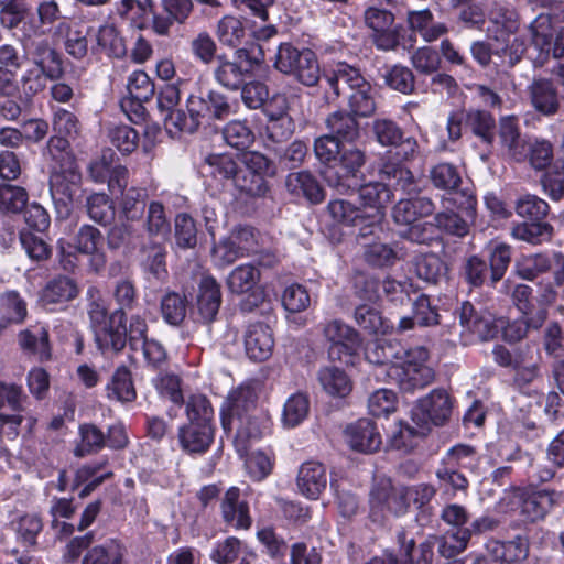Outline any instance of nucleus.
Listing matches in <instances>:
<instances>
[{
    "label": "nucleus",
    "instance_id": "obj_44",
    "mask_svg": "<svg viewBox=\"0 0 564 564\" xmlns=\"http://www.w3.org/2000/svg\"><path fill=\"white\" fill-rule=\"evenodd\" d=\"M511 235L518 240L539 245L551 239L553 227L543 221L520 223L512 227Z\"/></svg>",
    "mask_w": 564,
    "mask_h": 564
},
{
    "label": "nucleus",
    "instance_id": "obj_46",
    "mask_svg": "<svg viewBox=\"0 0 564 564\" xmlns=\"http://www.w3.org/2000/svg\"><path fill=\"white\" fill-rule=\"evenodd\" d=\"M80 442L74 449V455L84 457L99 452L106 445V436L95 424H82L79 426Z\"/></svg>",
    "mask_w": 564,
    "mask_h": 564
},
{
    "label": "nucleus",
    "instance_id": "obj_21",
    "mask_svg": "<svg viewBox=\"0 0 564 564\" xmlns=\"http://www.w3.org/2000/svg\"><path fill=\"white\" fill-rule=\"evenodd\" d=\"M532 107L541 115L550 117L558 112L561 100L557 88L551 79H533L528 87Z\"/></svg>",
    "mask_w": 564,
    "mask_h": 564
},
{
    "label": "nucleus",
    "instance_id": "obj_18",
    "mask_svg": "<svg viewBox=\"0 0 564 564\" xmlns=\"http://www.w3.org/2000/svg\"><path fill=\"white\" fill-rule=\"evenodd\" d=\"M82 174L77 167L70 165L66 169L52 172L50 176V192L56 208H63L66 214L79 188Z\"/></svg>",
    "mask_w": 564,
    "mask_h": 564
},
{
    "label": "nucleus",
    "instance_id": "obj_15",
    "mask_svg": "<svg viewBox=\"0 0 564 564\" xmlns=\"http://www.w3.org/2000/svg\"><path fill=\"white\" fill-rule=\"evenodd\" d=\"M358 198L370 227L382 221L386 207L393 198L392 189L382 182H369L358 188Z\"/></svg>",
    "mask_w": 564,
    "mask_h": 564
},
{
    "label": "nucleus",
    "instance_id": "obj_7",
    "mask_svg": "<svg viewBox=\"0 0 564 564\" xmlns=\"http://www.w3.org/2000/svg\"><path fill=\"white\" fill-rule=\"evenodd\" d=\"M40 26L30 22L29 28L24 24L23 46L29 48L31 61L36 70L44 74L48 80L62 79L65 74L63 56L47 40L33 41L29 47L25 43L26 39L32 35H41Z\"/></svg>",
    "mask_w": 564,
    "mask_h": 564
},
{
    "label": "nucleus",
    "instance_id": "obj_42",
    "mask_svg": "<svg viewBox=\"0 0 564 564\" xmlns=\"http://www.w3.org/2000/svg\"><path fill=\"white\" fill-rule=\"evenodd\" d=\"M216 36L223 45L235 48L246 36L245 24L237 17L225 15L217 23Z\"/></svg>",
    "mask_w": 564,
    "mask_h": 564
},
{
    "label": "nucleus",
    "instance_id": "obj_37",
    "mask_svg": "<svg viewBox=\"0 0 564 564\" xmlns=\"http://www.w3.org/2000/svg\"><path fill=\"white\" fill-rule=\"evenodd\" d=\"M261 279L260 271L252 264L236 267L227 278L228 290L234 294H245L258 286Z\"/></svg>",
    "mask_w": 564,
    "mask_h": 564
},
{
    "label": "nucleus",
    "instance_id": "obj_22",
    "mask_svg": "<svg viewBox=\"0 0 564 564\" xmlns=\"http://www.w3.org/2000/svg\"><path fill=\"white\" fill-rule=\"evenodd\" d=\"M221 517L226 524L235 529H249L251 517L248 502L241 499L238 487H230L220 503Z\"/></svg>",
    "mask_w": 564,
    "mask_h": 564
},
{
    "label": "nucleus",
    "instance_id": "obj_45",
    "mask_svg": "<svg viewBox=\"0 0 564 564\" xmlns=\"http://www.w3.org/2000/svg\"><path fill=\"white\" fill-rule=\"evenodd\" d=\"M143 259L142 265L155 280L162 281L167 275L166 270V250L159 243H149L141 250Z\"/></svg>",
    "mask_w": 564,
    "mask_h": 564
},
{
    "label": "nucleus",
    "instance_id": "obj_11",
    "mask_svg": "<svg viewBox=\"0 0 564 564\" xmlns=\"http://www.w3.org/2000/svg\"><path fill=\"white\" fill-rule=\"evenodd\" d=\"M323 334L330 343L328 354L334 360L349 362L361 346L358 332L340 319L327 322L323 326Z\"/></svg>",
    "mask_w": 564,
    "mask_h": 564
},
{
    "label": "nucleus",
    "instance_id": "obj_51",
    "mask_svg": "<svg viewBox=\"0 0 564 564\" xmlns=\"http://www.w3.org/2000/svg\"><path fill=\"white\" fill-rule=\"evenodd\" d=\"M107 390L109 398L116 399L120 402H131L137 397L131 373L124 366L117 368Z\"/></svg>",
    "mask_w": 564,
    "mask_h": 564
},
{
    "label": "nucleus",
    "instance_id": "obj_27",
    "mask_svg": "<svg viewBox=\"0 0 564 564\" xmlns=\"http://www.w3.org/2000/svg\"><path fill=\"white\" fill-rule=\"evenodd\" d=\"M547 318L546 308H539L534 315H522L520 318L502 324V338L509 344H516L527 338L531 330L540 329Z\"/></svg>",
    "mask_w": 564,
    "mask_h": 564
},
{
    "label": "nucleus",
    "instance_id": "obj_58",
    "mask_svg": "<svg viewBox=\"0 0 564 564\" xmlns=\"http://www.w3.org/2000/svg\"><path fill=\"white\" fill-rule=\"evenodd\" d=\"M232 185L250 197H262L269 191L264 176L241 166Z\"/></svg>",
    "mask_w": 564,
    "mask_h": 564
},
{
    "label": "nucleus",
    "instance_id": "obj_34",
    "mask_svg": "<svg viewBox=\"0 0 564 564\" xmlns=\"http://www.w3.org/2000/svg\"><path fill=\"white\" fill-rule=\"evenodd\" d=\"M325 78L335 97L348 96L352 89L366 80L357 68L345 63H339Z\"/></svg>",
    "mask_w": 564,
    "mask_h": 564
},
{
    "label": "nucleus",
    "instance_id": "obj_2",
    "mask_svg": "<svg viewBox=\"0 0 564 564\" xmlns=\"http://www.w3.org/2000/svg\"><path fill=\"white\" fill-rule=\"evenodd\" d=\"M187 113H176L172 119L177 126V132L193 133L203 121L221 120L230 115L228 98L215 90L205 95H191L186 100Z\"/></svg>",
    "mask_w": 564,
    "mask_h": 564
},
{
    "label": "nucleus",
    "instance_id": "obj_29",
    "mask_svg": "<svg viewBox=\"0 0 564 564\" xmlns=\"http://www.w3.org/2000/svg\"><path fill=\"white\" fill-rule=\"evenodd\" d=\"M285 186L294 196H303L313 204L324 199V192L317 180L308 171L292 172L286 176Z\"/></svg>",
    "mask_w": 564,
    "mask_h": 564
},
{
    "label": "nucleus",
    "instance_id": "obj_59",
    "mask_svg": "<svg viewBox=\"0 0 564 564\" xmlns=\"http://www.w3.org/2000/svg\"><path fill=\"white\" fill-rule=\"evenodd\" d=\"M20 347L30 354L37 355L41 359L50 357L48 333L41 327L36 332L24 329L19 334Z\"/></svg>",
    "mask_w": 564,
    "mask_h": 564
},
{
    "label": "nucleus",
    "instance_id": "obj_33",
    "mask_svg": "<svg viewBox=\"0 0 564 564\" xmlns=\"http://www.w3.org/2000/svg\"><path fill=\"white\" fill-rule=\"evenodd\" d=\"M325 123L329 134L341 143H352L360 137V127L352 113L344 110L335 111L326 118Z\"/></svg>",
    "mask_w": 564,
    "mask_h": 564
},
{
    "label": "nucleus",
    "instance_id": "obj_55",
    "mask_svg": "<svg viewBox=\"0 0 564 564\" xmlns=\"http://www.w3.org/2000/svg\"><path fill=\"white\" fill-rule=\"evenodd\" d=\"M467 127L475 135L480 138L485 143L491 144L495 137L496 121L494 116L485 110L470 109L466 112Z\"/></svg>",
    "mask_w": 564,
    "mask_h": 564
},
{
    "label": "nucleus",
    "instance_id": "obj_8",
    "mask_svg": "<svg viewBox=\"0 0 564 564\" xmlns=\"http://www.w3.org/2000/svg\"><path fill=\"white\" fill-rule=\"evenodd\" d=\"M366 154L356 147H341L339 152V164L326 166L323 171V178L326 184L340 194H346L355 188L354 177L364 166Z\"/></svg>",
    "mask_w": 564,
    "mask_h": 564
},
{
    "label": "nucleus",
    "instance_id": "obj_26",
    "mask_svg": "<svg viewBox=\"0 0 564 564\" xmlns=\"http://www.w3.org/2000/svg\"><path fill=\"white\" fill-rule=\"evenodd\" d=\"M434 210L435 205L427 197L400 199L392 209V217L395 224L409 227L420 218L432 215Z\"/></svg>",
    "mask_w": 564,
    "mask_h": 564
},
{
    "label": "nucleus",
    "instance_id": "obj_53",
    "mask_svg": "<svg viewBox=\"0 0 564 564\" xmlns=\"http://www.w3.org/2000/svg\"><path fill=\"white\" fill-rule=\"evenodd\" d=\"M348 106L352 115L370 117L376 110V102L372 96L370 84L365 80L357 88L348 94Z\"/></svg>",
    "mask_w": 564,
    "mask_h": 564
},
{
    "label": "nucleus",
    "instance_id": "obj_17",
    "mask_svg": "<svg viewBox=\"0 0 564 564\" xmlns=\"http://www.w3.org/2000/svg\"><path fill=\"white\" fill-rule=\"evenodd\" d=\"M499 144L502 155L516 162H523L528 158L529 142L521 133L517 117H502L498 128Z\"/></svg>",
    "mask_w": 564,
    "mask_h": 564
},
{
    "label": "nucleus",
    "instance_id": "obj_47",
    "mask_svg": "<svg viewBox=\"0 0 564 564\" xmlns=\"http://www.w3.org/2000/svg\"><path fill=\"white\" fill-rule=\"evenodd\" d=\"M310 411V401L304 393H294L288 398L282 412V423L292 429L301 424Z\"/></svg>",
    "mask_w": 564,
    "mask_h": 564
},
{
    "label": "nucleus",
    "instance_id": "obj_1",
    "mask_svg": "<svg viewBox=\"0 0 564 564\" xmlns=\"http://www.w3.org/2000/svg\"><path fill=\"white\" fill-rule=\"evenodd\" d=\"M87 313L98 349L102 352L122 350L127 343L124 311L109 314L104 301L97 297L88 304Z\"/></svg>",
    "mask_w": 564,
    "mask_h": 564
},
{
    "label": "nucleus",
    "instance_id": "obj_31",
    "mask_svg": "<svg viewBox=\"0 0 564 564\" xmlns=\"http://www.w3.org/2000/svg\"><path fill=\"white\" fill-rule=\"evenodd\" d=\"M78 294L76 283L67 276L58 275L50 280L40 293L43 306L62 304L72 301Z\"/></svg>",
    "mask_w": 564,
    "mask_h": 564
},
{
    "label": "nucleus",
    "instance_id": "obj_52",
    "mask_svg": "<svg viewBox=\"0 0 564 564\" xmlns=\"http://www.w3.org/2000/svg\"><path fill=\"white\" fill-rule=\"evenodd\" d=\"M318 380L323 389L332 395L345 397L351 390L350 380L347 375L336 367L321 369Z\"/></svg>",
    "mask_w": 564,
    "mask_h": 564
},
{
    "label": "nucleus",
    "instance_id": "obj_23",
    "mask_svg": "<svg viewBox=\"0 0 564 564\" xmlns=\"http://www.w3.org/2000/svg\"><path fill=\"white\" fill-rule=\"evenodd\" d=\"M273 347L274 339L269 326L262 323L248 326L245 333V350L251 360H267L271 356Z\"/></svg>",
    "mask_w": 564,
    "mask_h": 564
},
{
    "label": "nucleus",
    "instance_id": "obj_24",
    "mask_svg": "<svg viewBox=\"0 0 564 564\" xmlns=\"http://www.w3.org/2000/svg\"><path fill=\"white\" fill-rule=\"evenodd\" d=\"M346 435L350 447L362 453L376 452L381 445V435L376 424L368 419L350 424Z\"/></svg>",
    "mask_w": 564,
    "mask_h": 564
},
{
    "label": "nucleus",
    "instance_id": "obj_30",
    "mask_svg": "<svg viewBox=\"0 0 564 564\" xmlns=\"http://www.w3.org/2000/svg\"><path fill=\"white\" fill-rule=\"evenodd\" d=\"M404 354V349L398 341L387 339H377L370 343L365 351L366 359L370 364L386 368V375L389 366L399 365L398 360H401Z\"/></svg>",
    "mask_w": 564,
    "mask_h": 564
},
{
    "label": "nucleus",
    "instance_id": "obj_40",
    "mask_svg": "<svg viewBox=\"0 0 564 564\" xmlns=\"http://www.w3.org/2000/svg\"><path fill=\"white\" fill-rule=\"evenodd\" d=\"M124 549L115 540L89 549L82 564H123Z\"/></svg>",
    "mask_w": 564,
    "mask_h": 564
},
{
    "label": "nucleus",
    "instance_id": "obj_20",
    "mask_svg": "<svg viewBox=\"0 0 564 564\" xmlns=\"http://www.w3.org/2000/svg\"><path fill=\"white\" fill-rule=\"evenodd\" d=\"M296 487L300 494L307 499H318L327 487L326 467L315 460L303 463L299 468Z\"/></svg>",
    "mask_w": 564,
    "mask_h": 564
},
{
    "label": "nucleus",
    "instance_id": "obj_63",
    "mask_svg": "<svg viewBox=\"0 0 564 564\" xmlns=\"http://www.w3.org/2000/svg\"><path fill=\"white\" fill-rule=\"evenodd\" d=\"M52 124L55 133L70 138L72 141L76 140L82 132L77 116L61 107L53 110Z\"/></svg>",
    "mask_w": 564,
    "mask_h": 564
},
{
    "label": "nucleus",
    "instance_id": "obj_56",
    "mask_svg": "<svg viewBox=\"0 0 564 564\" xmlns=\"http://www.w3.org/2000/svg\"><path fill=\"white\" fill-rule=\"evenodd\" d=\"M295 124L291 117L268 121L264 132V142L268 149H276L291 139Z\"/></svg>",
    "mask_w": 564,
    "mask_h": 564
},
{
    "label": "nucleus",
    "instance_id": "obj_57",
    "mask_svg": "<svg viewBox=\"0 0 564 564\" xmlns=\"http://www.w3.org/2000/svg\"><path fill=\"white\" fill-rule=\"evenodd\" d=\"M415 272L421 280L436 284L445 276L446 265L438 256L427 253L417 257Z\"/></svg>",
    "mask_w": 564,
    "mask_h": 564
},
{
    "label": "nucleus",
    "instance_id": "obj_39",
    "mask_svg": "<svg viewBox=\"0 0 564 564\" xmlns=\"http://www.w3.org/2000/svg\"><path fill=\"white\" fill-rule=\"evenodd\" d=\"M181 91L176 84H165L158 94V108L164 115L166 128L177 131V126L172 119L176 113H186L183 109L176 108L180 104Z\"/></svg>",
    "mask_w": 564,
    "mask_h": 564
},
{
    "label": "nucleus",
    "instance_id": "obj_25",
    "mask_svg": "<svg viewBox=\"0 0 564 564\" xmlns=\"http://www.w3.org/2000/svg\"><path fill=\"white\" fill-rule=\"evenodd\" d=\"M178 438L184 451L197 454L204 453L209 448L214 438L213 424L189 422L180 429Z\"/></svg>",
    "mask_w": 564,
    "mask_h": 564
},
{
    "label": "nucleus",
    "instance_id": "obj_4",
    "mask_svg": "<svg viewBox=\"0 0 564 564\" xmlns=\"http://www.w3.org/2000/svg\"><path fill=\"white\" fill-rule=\"evenodd\" d=\"M429 352L416 347L406 352L403 364L389 366L387 378L404 392H414L431 384L435 379L434 370L425 365Z\"/></svg>",
    "mask_w": 564,
    "mask_h": 564
},
{
    "label": "nucleus",
    "instance_id": "obj_14",
    "mask_svg": "<svg viewBox=\"0 0 564 564\" xmlns=\"http://www.w3.org/2000/svg\"><path fill=\"white\" fill-rule=\"evenodd\" d=\"M406 24L413 35H410L406 41L402 42L404 48L414 46L416 34H419L424 42L433 43L448 32L446 23L435 21L430 9L408 11Z\"/></svg>",
    "mask_w": 564,
    "mask_h": 564
},
{
    "label": "nucleus",
    "instance_id": "obj_60",
    "mask_svg": "<svg viewBox=\"0 0 564 564\" xmlns=\"http://www.w3.org/2000/svg\"><path fill=\"white\" fill-rule=\"evenodd\" d=\"M410 63L417 74L430 76L440 69L442 59L433 47L421 46L411 53Z\"/></svg>",
    "mask_w": 564,
    "mask_h": 564
},
{
    "label": "nucleus",
    "instance_id": "obj_13",
    "mask_svg": "<svg viewBox=\"0 0 564 564\" xmlns=\"http://www.w3.org/2000/svg\"><path fill=\"white\" fill-rule=\"evenodd\" d=\"M397 540L400 546V555L392 552H384L379 556H375L365 564H432L433 561V544L430 541L419 545V557H412V552L415 547V541L409 536L405 530H401L397 534Z\"/></svg>",
    "mask_w": 564,
    "mask_h": 564
},
{
    "label": "nucleus",
    "instance_id": "obj_50",
    "mask_svg": "<svg viewBox=\"0 0 564 564\" xmlns=\"http://www.w3.org/2000/svg\"><path fill=\"white\" fill-rule=\"evenodd\" d=\"M210 175L220 182H231L239 172L240 165L230 154H210L205 159Z\"/></svg>",
    "mask_w": 564,
    "mask_h": 564
},
{
    "label": "nucleus",
    "instance_id": "obj_6",
    "mask_svg": "<svg viewBox=\"0 0 564 564\" xmlns=\"http://www.w3.org/2000/svg\"><path fill=\"white\" fill-rule=\"evenodd\" d=\"M429 177L434 187L449 192L451 197L445 200H451L467 218L474 219L477 205L476 197L467 189L456 192L462 183V177L454 164L443 162L434 165L430 170Z\"/></svg>",
    "mask_w": 564,
    "mask_h": 564
},
{
    "label": "nucleus",
    "instance_id": "obj_19",
    "mask_svg": "<svg viewBox=\"0 0 564 564\" xmlns=\"http://www.w3.org/2000/svg\"><path fill=\"white\" fill-rule=\"evenodd\" d=\"M256 404V394L250 387L241 386L228 394L223 413L221 423L226 431H231L236 420L250 415Z\"/></svg>",
    "mask_w": 564,
    "mask_h": 564
},
{
    "label": "nucleus",
    "instance_id": "obj_3",
    "mask_svg": "<svg viewBox=\"0 0 564 564\" xmlns=\"http://www.w3.org/2000/svg\"><path fill=\"white\" fill-rule=\"evenodd\" d=\"M274 67L307 87L315 86L321 78L316 54L310 48L299 50L291 43L279 45Z\"/></svg>",
    "mask_w": 564,
    "mask_h": 564
},
{
    "label": "nucleus",
    "instance_id": "obj_12",
    "mask_svg": "<svg viewBox=\"0 0 564 564\" xmlns=\"http://www.w3.org/2000/svg\"><path fill=\"white\" fill-rule=\"evenodd\" d=\"M223 303L219 282L212 275H203L197 284L193 313L198 322L209 325L216 321Z\"/></svg>",
    "mask_w": 564,
    "mask_h": 564
},
{
    "label": "nucleus",
    "instance_id": "obj_32",
    "mask_svg": "<svg viewBox=\"0 0 564 564\" xmlns=\"http://www.w3.org/2000/svg\"><path fill=\"white\" fill-rule=\"evenodd\" d=\"M527 33L531 45L536 48L544 58H549L551 44L554 36L552 18L550 14L540 13L527 25Z\"/></svg>",
    "mask_w": 564,
    "mask_h": 564
},
{
    "label": "nucleus",
    "instance_id": "obj_16",
    "mask_svg": "<svg viewBox=\"0 0 564 564\" xmlns=\"http://www.w3.org/2000/svg\"><path fill=\"white\" fill-rule=\"evenodd\" d=\"M138 3L143 11L149 9L152 12V29L159 35H167L174 22L183 23L193 8L191 0H163V12L154 11L152 0Z\"/></svg>",
    "mask_w": 564,
    "mask_h": 564
},
{
    "label": "nucleus",
    "instance_id": "obj_10",
    "mask_svg": "<svg viewBox=\"0 0 564 564\" xmlns=\"http://www.w3.org/2000/svg\"><path fill=\"white\" fill-rule=\"evenodd\" d=\"M553 503V495L544 490L532 494L514 490L501 499V506L507 507L506 511L518 512L524 521L529 522L543 519Z\"/></svg>",
    "mask_w": 564,
    "mask_h": 564
},
{
    "label": "nucleus",
    "instance_id": "obj_61",
    "mask_svg": "<svg viewBox=\"0 0 564 564\" xmlns=\"http://www.w3.org/2000/svg\"><path fill=\"white\" fill-rule=\"evenodd\" d=\"M554 267V259L543 253L523 256L517 262L518 274L525 280H533L538 275Z\"/></svg>",
    "mask_w": 564,
    "mask_h": 564
},
{
    "label": "nucleus",
    "instance_id": "obj_28",
    "mask_svg": "<svg viewBox=\"0 0 564 564\" xmlns=\"http://www.w3.org/2000/svg\"><path fill=\"white\" fill-rule=\"evenodd\" d=\"M380 182L388 185L389 188L401 189L411 193L414 177L412 172L400 161H394L391 156L383 160L379 167Z\"/></svg>",
    "mask_w": 564,
    "mask_h": 564
},
{
    "label": "nucleus",
    "instance_id": "obj_38",
    "mask_svg": "<svg viewBox=\"0 0 564 564\" xmlns=\"http://www.w3.org/2000/svg\"><path fill=\"white\" fill-rule=\"evenodd\" d=\"M217 66L214 69V77L223 87L237 90L245 82V70L237 61H229L225 55L216 58Z\"/></svg>",
    "mask_w": 564,
    "mask_h": 564
},
{
    "label": "nucleus",
    "instance_id": "obj_64",
    "mask_svg": "<svg viewBox=\"0 0 564 564\" xmlns=\"http://www.w3.org/2000/svg\"><path fill=\"white\" fill-rule=\"evenodd\" d=\"M383 78L387 86L401 94L409 95L415 90L414 74L406 66L394 65L390 67Z\"/></svg>",
    "mask_w": 564,
    "mask_h": 564
},
{
    "label": "nucleus",
    "instance_id": "obj_48",
    "mask_svg": "<svg viewBox=\"0 0 564 564\" xmlns=\"http://www.w3.org/2000/svg\"><path fill=\"white\" fill-rule=\"evenodd\" d=\"M107 137L121 154L132 153L139 143V133L128 124H111L107 129Z\"/></svg>",
    "mask_w": 564,
    "mask_h": 564
},
{
    "label": "nucleus",
    "instance_id": "obj_62",
    "mask_svg": "<svg viewBox=\"0 0 564 564\" xmlns=\"http://www.w3.org/2000/svg\"><path fill=\"white\" fill-rule=\"evenodd\" d=\"M482 315L478 314L469 302H464L458 311V330L463 345L475 341V330Z\"/></svg>",
    "mask_w": 564,
    "mask_h": 564
},
{
    "label": "nucleus",
    "instance_id": "obj_9",
    "mask_svg": "<svg viewBox=\"0 0 564 564\" xmlns=\"http://www.w3.org/2000/svg\"><path fill=\"white\" fill-rule=\"evenodd\" d=\"M453 402L444 389H434L420 399L412 409V420L420 429L429 430L430 425L445 424L452 414Z\"/></svg>",
    "mask_w": 564,
    "mask_h": 564
},
{
    "label": "nucleus",
    "instance_id": "obj_41",
    "mask_svg": "<svg viewBox=\"0 0 564 564\" xmlns=\"http://www.w3.org/2000/svg\"><path fill=\"white\" fill-rule=\"evenodd\" d=\"M354 319L358 327L369 335L386 334L390 329L389 323L381 316V313L366 304L356 307Z\"/></svg>",
    "mask_w": 564,
    "mask_h": 564
},
{
    "label": "nucleus",
    "instance_id": "obj_54",
    "mask_svg": "<svg viewBox=\"0 0 564 564\" xmlns=\"http://www.w3.org/2000/svg\"><path fill=\"white\" fill-rule=\"evenodd\" d=\"M187 297L177 292H167L161 300V313L166 323L180 325L186 317Z\"/></svg>",
    "mask_w": 564,
    "mask_h": 564
},
{
    "label": "nucleus",
    "instance_id": "obj_49",
    "mask_svg": "<svg viewBox=\"0 0 564 564\" xmlns=\"http://www.w3.org/2000/svg\"><path fill=\"white\" fill-rule=\"evenodd\" d=\"M86 208L90 219L101 226L109 225L116 216L112 202L105 193L89 195L86 199Z\"/></svg>",
    "mask_w": 564,
    "mask_h": 564
},
{
    "label": "nucleus",
    "instance_id": "obj_36",
    "mask_svg": "<svg viewBox=\"0 0 564 564\" xmlns=\"http://www.w3.org/2000/svg\"><path fill=\"white\" fill-rule=\"evenodd\" d=\"M327 212L334 221L357 227L364 221H368L366 210L361 206H356L347 199H333L327 205Z\"/></svg>",
    "mask_w": 564,
    "mask_h": 564
},
{
    "label": "nucleus",
    "instance_id": "obj_35",
    "mask_svg": "<svg viewBox=\"0 0 564 564\" xmlns=\"http://www.w3.org/2000/svg\"><path fill=\"white\" fill-rule=\"evenodd\" d=\"M127 88L131 97L130 104L134 106L135 115L141 117L144 112L142 104L154 95V84L144 72L137 70L130 75Z\"/></svg>",
    "mask_w": 564,
    "mask_h": 564
},
{
    "label": "nucleus",
    "instance_id": "obj_5",
    "mask_svg": "<svg viewBox=\"0 0 564 564\" xmlns=\"http://www.w3.org/2000/svg\"><path fill=\"white\" fill-rule=\"evenodd\" d=\"M109 192L116 198L120 215L130 221L141 219L148 200V189L129 186V170L120 165L109 181Z\"/></svg>",
    "mask_w": 564,
    "mask_h": 564
},
{
    "label": "nucleus",
    "instance_id": "obj_43",
    "mask_svg": "<svg viewBox=\"0 0 564 564\" xmlns=\"http://www.w3.org/2000/svg\"><path fill=\"white\" fill-rule=\"evenodd\" d=\"M437 551L445 558H453L467 549L470 541V532L466 529L448 531L442 536H436Z\"/></svg>",
    "mask_w": 564,
    "mask_h": 564
}]
</instances>
